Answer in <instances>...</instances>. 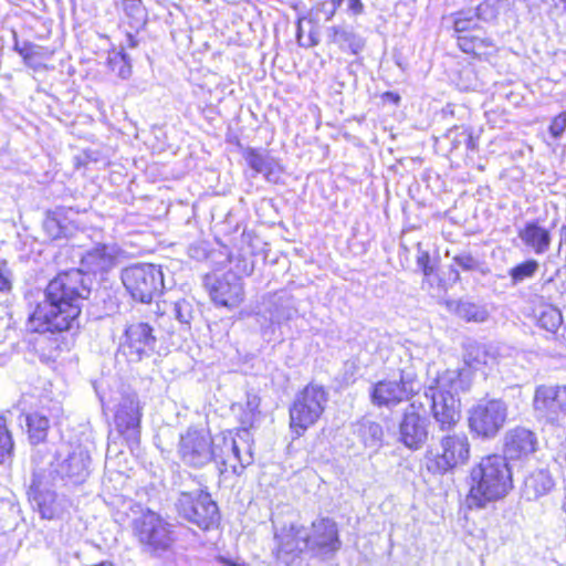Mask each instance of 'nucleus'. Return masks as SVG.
<instances>
[{"label": "nucleus", "mask_w": 566, "mask_h": 566, "mask_svg": "<svg viewBox=\"0 0 566 566\" xmlns=\"http://www.w3.org/2000/svg\"><path fill=\"white\" fill-rule=\"evenodd\" d=\"M90 293L91 279L78 269L60 273L48 284L44 300L29 315L27 329L49 335L54 344L51 356L70 349L80 328L82 303Z\"/></svg>", "instance_id": "nucleus-1"}, {"label": "nucleus", "mask_w": 566, "mask_h": 566, "mask_svg": "<svg viewBox=\"0 0 566 566\" xmlns=\"http://www.w3.org/2000/svg\"><path fill=\"white\" fill-rule=\"evenodd\" d=\"M469 385L468 371L448 369L424 390L423 396L441 431H451L460 421L461 402L458 396L468 390Z\"/></svg>", "instance_id": "nucleus-2"}, {"label": "nucleus", "mask_w": 566, "mask_h": 566, "mask_svg": "<svg viewBox=\"0 0 566 566\" xmlns=\"http://www.w3.org/2000/svg\"><path fill=\"white\" fill-rule=\"evenodd\" d=\"M512 473L504 457L488 455L470 472L469 509H483L490 502L504 497L512 489Z\"/></svg>", "instance_id": "nucleus-3"}, {"label": "nucleus", "mask_w": 566, "mask_h": 566, "mask_svg": "<svg viewBox=\"0 0 566 566\" xmlns=\"http://www.w3.org/2000/svg\"><path fill=\"white\" fill-rule=\"evenodd\" d=\"M249 431L238 433V439L231 433H220L212 437L213 458L220 474L232 473L240 475L253 462V453L249 443Z\"/></svg>", "instance_id": "nucleus-4"}, {"label": "nucleus", "mask_w": 566, "mask_h": 566, "mask_svg": "<svg viewBox=\"0 0 566 566\" xmlns=\"http://www.w3.org/2000/svg\"><path fill=\"white\" fill-rule=\"evenodd\" d=\"M328 394L317 384H308L301 390L290 407V427L297 436H302L315 424L325 410Z\"/></svg>", "instance_id": "nucleus-5"}, {"label": "nucleus", "mask_w": 566, "mask_h": 566, "mask_svg": "<svg viewBox=\"0 0 566 566\" xmlns=\"http://www.w3.org/2000/svg\"><path fill=\"white\" fill-rule=\"evenodd\" d=\"M418 375L412 365L399 369V379H384L371 387L370 399L377 407L394 408L408 401L418 390Z\"/></svg>", "instance_id": "nucleus-6"}, {"label": "nucleus", "mask_w": 566, "mask_h": 566, "mask_svg": "<svg viewBox=\"0 0 566 566\" xmlns=\"http://www.w3.org/2000/svg\"><path fill=\"white\" fill-rule=\"evenodd\" d=\"M122 281L132 297L140 303H150L161 293L164 276L160 266L138 263L126 268Z\"/></svg>", "instance_id": "nucleus-7"}, {"label": "nucleus", "mask_w": 566, "mask_h": 566, "mask_svg": "<svg viewBox=\"0 0 566 566\" xmlns=\"http://www.w3.org/2000/svg\"><path fill=\"white\" fill-rule=\"evenodd\" d=\"M180 517L207 531L218 525L219 510L211 495L202 490L181 492L176 502Z\"/></svg>", "instance_id": "nucleus-8"}, {"label": "nucleus", "mask_w": 566, "mask_h": 566, "mask_svg": "<svg viewBox=\"0 0 566 566\" xmlns=\"http://www.w3.org/2000/svg\"><path fill=\"white\" fill-rule=\"evenodd\" d=\"M509 415L507 403L502 399L480 400L469 410V428L483 439H493L504 427Z\"/></svg>", "instance_id": "nucleus-9"}, {"label": "nucleus", "mask_w": 566, "mask_h": 566, "mask_svg": "<svg viewBox=\"0 0 566 566\" xmlns=\"http://www.w3.org/2000/svg\"><path fill=\"white\" fill-rule=\"evenodd\" d=\"M212 437L205 430L188 428L180 436L178 455L182 463L193 469H200L212 461Z\"/></svg>", "instance_id": "nucleus-10"}, {"label": "nucleus", "mask_w": 566, "mask_h": 566, "mask_svg": "<svg viewBox=\"0 0 566 566\" xmlns=\"http://www.w3.org/2000/svg\"><path fill=\"white\" fill-rule=\"evenodd\" d=\"M440 452L434 457L436 473H446L463 465L470 458V442L465 433H447L440 439ZM431 470V468H429Z\"/></svg>", "instance_id": "nucleus-11"}, {"label": "nucleus", "mask_w": 566, "mask_h": 566, "mask_svg": "<svg viewBox=\"0 0 566 566\" xmlns=\"http://www.w3.org/2000/svg\"><path fill=\"white\" fill-rule=\"evenodd\" d=\"M310 553L325 557L334 555L342 546L337 524L329 517H318L306 527Z\"/></svg>", "instance_id": "nucleus-12"}, {"label": "nucleus", "mask_w": 566, "mask_h": 566, "mask_svg": "<svg viewBox=\"0 0 566 566\" xmlns=\"http://www.w3.org/2000/svg\"><path fill=\"white\" fill-rule=\"evenodd\" d=\"M156 344L154 328L148 323L134 322L125 329L122 348L130 361H140L155 353Z\"/></svg>", "instance_id": "nucleus-13"}, {"label": "nucleus", "mask_w": 566, "mask_h": 566, "mask_svg": "<svg viewBox=\"0 0 566 566\" xmlns=\"http://www.w3.org/2000/svg\"><path fill=\"white\" fill-rule=\"evenodd\" d=\"M133 528L139 542L151 551L166 549L172 541L168 524L150 511L136 518Z\"/></svg>", "instance_id": "nucleus-14"}, {"label": "nucleus", "mask_w": 566, "mask_h": 566, "mask_svg": "<svg viewBox=\"0 0 566 566\" xmlns=\"http://www.w3.org/2000/svg\"><path fill=\"white\" fill-rule=\"evenodd\" d=\"M206 285L212 301L226 307H235L244 297L243 283L233 272H227L220 277H208Z\"/></svg>", "instance_id": "nucleus-15"}, {"label": "nucleus", "mask_w": 566, "mask_h": 566, "mask_svg": "<svg viewBox=\"0 0 566 566\" xmlns=\"http://www.w3.org/2000/svg\"><path fill=\"white\" fill-rule=\"evenodd\" d=\"M534 408L547 421H557L560 415H566V387L538 386L534 395Z\"/></svg>", "instance_id": "nucleus-16"}, {"label": "nucleus", "mask_w": 566, "mask_h": 566, "mask_svg": "<svg viewBox=\"0 0 566 566\" xmlns=\"http://www.w3.org/2000/svg\"><path fill=\"white\" fill-rule=\"evenodd\" d=\"M415 405L406 410L399 423L398 440L410 450H419L427 442L429 421L415 410Z\"/></svg>", "instance_id": "nucleus-17"}, {"label": "nucleus", "mask_w": 566, "mask_h": 566, "mask_svg": "<svg viewBox=\"0 0 566 566\" xmlns=\"http://www.w3.org/2000/svg\"><path fill=\"white\" fill-rule=\"evenodd\" d=\"M538 449V439L535 432L525 427H514L504 436L503 452L505 460H524Z\"/></svg>", "instance_id": "nucleus-18"}, {"label": "nucleus", "mask_w": 566, "mask_h": 566, "mask_svg": "<svg viewBox=\"0 0 566 566\" xmlns=\"http://www.w3.org/2000/svg\"><path fill=\"white\" fill-rule=\"evenodd\" d=\"M142 408L136 395H128L122 398L115 415L117 430L126 440L138 442Z\"/></svg>", "instance_id": "nucleus-19"}, {"label": "nucleus", "mask_w": 566, "mask_h": 566, "mask_svg": "<svg viewBox=\"0 0 566 566\" xmlns=\"http://www.w3.org/2000/svg\"><path fill=\"white\" fill-rule=\"evenodd\" d=\"M90 462L88 451L82 447H76L65 459L59 462L56 471L63 478H69L74 483H80L88 475Z\"/></svg>", "instance_id": "nucleus-20"}, {"label": "nucleus", "mask_w": 566, "mask_h": 566, "mask_svg": "<svg viewBox=\"0 0 566 566\" xmlns=\"http://www.w3.org/2000/svg\"><path fill=\"white\" fill-rule=\"evenodd\" d=\"M497 350L492 345L480 344L476 342H468L464 345L463 361L474 369L485 373L497 364Z\"/></svg>", "instance_id": "nucleus-21"}, {"label": "nucleus", "mask_w": 566, "mask_h": 566, "mask_svg": "<svg viewBox=\"0 0 566 566\" xmlns=\"http://www.w3.org/2000/svg\"><path fill=\"white\" fill-rule=\"evenodd\" d=\"M275 539L281 554L297 555L306 551L310 552L306 527L302 525L291 524L289 527H283L275 535Z\"/></svg>", "instance_id": "nucleus-22"}, {"label": "nucleus", "mask_w": 566, "mask_h": 566, "mask_svg": "<svg viewBox=\"0 0 566 566\" xmlns=\"http://www.w3.org/2000/svg\"><path fill=\"white\" fill-rule=\"evenodd\" d=\"M243 158L248 166L256 174H261L270 182H277L281 175V166L266 150L248 148Z\"/></svg>", "instance_id": "nucleus-23"}, {"label": "nucleus", "mask_w": 566, "mask_h": 566, "mask_svg": "<svg viewBox=\"0 0 566 566\" xmlns=\"http://www.w3.org/2000/svg\"><path fill=\"white\" fill-rule=\"evenodd\" d=\"M523 244L535 254H544L551 247V232L536 221H528L517 231Z\"/></svg>", "instance_id": "nucleus-24"}, {"label": "nucleus", "mask_w": 566, "mask_h": 566, "mask_svg": "<svg viewBox=\"0 0 566 566\" xmlns=\"http://www.w3.org/2000/svg\"><path fill=\"white\" fill-rule=\"evenodd\" d=\"M30 497L43 518L52 520L62 511L55 492L44 488L40 481H33L30 488Z\"/></svg>", "instance_id": "nucleus-25"}, {"label": "nucleus", "mask_w": 566, "mask_h": 566, "mask_svg": "<svg viewBox=\"0 0 566 566\" xmlns=\"http://www.w3.org/2000/svg\"><path fill=\"white\" fill-rule=\"evenodd\" d=\"M115 245L97 244L82 256V265L92 273L106 272L115 263Z\"/></svg>", "instance_id": "nucleus-26"}, {"label": "nucleus", "mask_w": 566, "mask_h": 566, "mask_svg": "<svg viewBox=\"0 0 566 566\" xmlns=\"http://www.w3.org/2000/svg\"><path fill=\"white\" fill-rule=\"evenodd\" d=\"M554 486L549 472L538 469L531 472L524 480L523 495L527 501H534L546 495Z\"/></svg>", "instance_id": "nucleus-27"}, {"label": "nucleus", "mask_w": 566, "mask_h": 566, "mask_svg": "<svg viewBox=\"0 0 566 566\" xmlns=\"http://www.w3.org/2000/svg\"><path fill=\"white\" fill-rule=\"evenodd\" d=\"M491 11L488 3H481L474 9L461 10L452 14L453 29L457 33L474 30L480 20L486 21V12Z\"/></svg>", "instance_id": "nucleus-28"}, {"label": "nucleus", "mask_w": 566, "mask_h": 566, "mask_svg": "<svg viewBox=\"0 0 566 566\" xmlns=\"http://www.w3.org/2000/svg\"><path fill=\"white\" fill-rule=\"evenodd\" d=\"M78 542L80 536L76 532H73L69 525H63L60 528L56 537H52L51 546L55 552L57 559L62 562V552L66 549L67 556H77L78 555Z\"/></svg>", "instance_id": "nucleus-29"}, {"label": "nucleus", "mask_w": 566, "mask_h": 566, "mask_svg": "<svg viewBox=\"0 0 566 566\" xmlns=\"http://www.w3.org/2000/svg\"><path fill=\"white\" fill-rule=\"evenodd\" d=\"M355 433L367 448L377 449L381 446L384 430L378 422L363 419L356 424Z\"/></svg>", "instance_id": "nucleus-30"}, {"label": "nucleus", "mask_w": 566, "mask_h": 566, "mask_svg": "<svg viewBox=\"0 0 566 566\" xmlns=\"http://www.w3.org/2000/svg\"><path fill=\"white\" fill-rule=\"evenodd\" d=\"M449 307L460 318H463L467 322L482 323L489 317V312L485 306L470 301L460 300L458 302H452L449 304Z\"/></svg>", "instance_id": "nucleus-31"}, {"label": "nucleus", "mask_w": 566, "mask_h": 566, "mask_svg": "<svg viewBox=\"0 0 566 566\" xmlns=\"http://www.w3.org/2000/svg\"><path fill=\"white\" fill-rule=\"evenodd\" d=\"M125 22L132 30L139 31L147 22V11L142 0H120Z\"/></svg>", "instance_id": "nucleus-32"}, {"label": "nucleus", "mask_w": 566, "mask_h": 566, "mask_svg": "<svg viewBox=\"0 0 566 566\" xmlns=\"http://www.w3.org/2000/svg\"><path fill=\"white\" fill-rule=\"evenodd\" d=\"M328 36L342 50H349L354 54H357L364 46L363 40L348 28L333 27L329 29Z\"/></svg>", "instance_id": "nucleus-33"}, {"label": "nucleus", "mask_w": 566, "mask_h": 566, "mask_svg": "<svg viewBox=\"0 0 566 566\" xmlns=\"http://www.w3.org/2000/svg\"><path fill=\"white\" fill-rule=\"evenodd\" d=\"M43 230L51 240L69 238L72 234L71 223L59 212H50L43 221Z\"/></svg>", "instance_id": "nucleus-34"}, {"label": "nucleus", "mask_w": 566, "mask_h": 566, "mask_svg": "<svg viewBox=\"0 0 566 566\" xmlns=\"http://www.w3.org/2000/svg\"><path fill=\"white\" fill-rule=\"evenodd\" d=\"M27 426L31 443L38 444L45 440L49 429V419L38 412L27 416Z\"/></svg>", "instance_id": "nucleus-35"}, {"label": "nucleus", "mask_w": 566, "mask_h": 566, "mask_svg": "<svg viewBox=\"0 0 566 566\" xmlns=\"http://www.w3.org/2000/svg\"><path fill=\"white\" fill-rule=\"evenodd\" d=\"M458 45L461 51L472 54H481L483 50L493 46L490 38H482L478 35H459Z\"/></svg>", "instance_id": "nucleus-36"}, {"label": "nucleus", "mask_w": 566, "mask_h": 566, "mask_svg": "<svg viewBox=\"0 0 566 566\" xmlns=\"http://www.w3.org/2000/svg\"><path fill=\"white\" fill-rule=\"evenodd\" d=\"M108 67L123 80L132 74V65L128 55L124 52V48L119 52L109 53L107 57Z\"/></svg>", "instance_id": "nucleus-37"}, {"label": "nucleus", "mask_w": 566, "mask_h": 566, "mask_svg": "<svg viewBox=\"0 0 566 566\" xmlns=\"http://www.w3.org/2000/svg\"><path fill=\"white\" fill-rule=\"evenodd\" d=\"M539 269V263L536 260H526L516 266L512 268L509 272L511 283L513 286L522 283L527 279H532Z\"/></svg>", "instance_id": "nucleus-38"}, {"label": "nucleus", "mask_w": 566, "mask_h": 566, "mask_svg": "<svg viewBox=\"0 0 566 566\" xmlns=\"http://www.w3.org/2000/svg\"><path fill=\"white\" fill-rule=\"evenodd\" d=\"M562 322V313L555 307L545 310L538 318L539 326L552 333H555L558 329Z\"/></svg>", "instance_id": "nucleus-39"}, {"label": "nucleus", "mask_w": 566, "mask_h": 566, "mask_svg": "<svg viewBox=\"0 0 566 566\" xmlns=\"http://www.w3.org/2000/svg\"><path fill=\"white\" fill-rule=\"evenodd\" d=\"M13 451V442L11 434L7 429L4 418L0 417V463L11 458Z\"/></svg>", "instance_id": "nucleus-40"}, {"label": "nucleus", "mask_w": 566, "mask_h": 566, "mask_svg": "<svg viewBox=\"0 0 566 566\" xmlns=\"http://www.w3.org/2000/svg\"><path fill=\"white\" fill-rule=\"evenodd\" d=\"M192 305L186 300H179L174 304L172 314L175 318L184 324L189 325L192 319Z\"/></svg>", "instance_id": "nucleus-41"}, {"label": "nucleus", "mask_w": 566, "mask_h": 566, "mask_svg": "<svg viewBox=\"0 0 566 566\" xmlns=\"http://www.w3.org/2000/svg\"><path fill=\"white\" fill-rule=\"evenodd\" d=\"M453 262L463 271H475L480 266V262L472 254L463 252L453 256Z\"/></svg>", "instance_id": "nucleus-42"}, {"label": "nucleus", "mask_w": 566, "mask_h": 566, "mask_svg": "<svg viewBox=\"0 0 566 566\" xmlns=\"http://www.w3.org/2000/svg\"><path fill=\"white\" fill-rule=\"evenodd\" d=\"M417 264L426 276L433 272V268L430 265L429 252L422 249V244L420 242L417 243Z\"/></svg>", "instance_id": "nucleus-43"}, {"label": "nucleus", "mask_w": 566, "mask_h": 566, "mask_svg": "<svg viewBox=\"0 0 566 566\" xmlns=\"http://www.w3.org/2000/svg\"><path fill=\"white\" fill-rule=\"evenodd\" d=\"M566 129V114L560 113L555 116L549 125V133L553 137L558 138Z\"/></svg>", "instance_id": "nucleus-44"}, {"label": "nucleus", "mask_w": 566, "mask_h": 566, "mask_svg": "<svg viewBox=\"0 0 566 566\" xmlns=\"http://www.w3.org/2000/svg\"><path fill=\"white\" fill-rule=\"evenodd\" d=\"M14 49L19 52V54L23 57L24 61H29L34 56L39 55V51L41 48L30 42H24L22 46H19L15 43Z\"/></svg>", "instance_id": "nucleus-45"}, {"label": "nucleus", "mask_w": 566, "mask_h": 566, "mask_svg": "<svg viewBox=\"0 0 566 566\" xmlns=\"http://www.w3.org/2000/svg\"><path fill=\"white\" fill-rule=\"evenodd\" d=\"M12 287L11 272L6 261H0V292H9Z\"/></svg>", "instance_id": "nucleus-46"}, {"label": "nucleus", "mask_w": 566, "mask_h": 566, "mask_svg": "<svg viewBox=\"0 0 566 566\" xmlns=\"http://www.w3.org/2000/svg\"><path fill=\"white\" fill-rule=\"evenodd\" d=\"M321 11L324 13L326 20H331L336 13L337 9L334 8L329 1L323 0L321 3Z\"/></svg>", "instance_id": "nucleus-47"}, {"label": "nucleus", "mask_w": 566, "mask_h": 566, "mask_svg": "<svg viewBox=\"0 0 566 566\" xmlns=\"http://www.w3.org/2000/svg\"><path fill=\"white\" fill-rule=\"evenodd\" d=\"M348 10L357 15L364 12V4L361 0H348Z\"/></svg>", "instance_id": "nucleus-48"}, {"label": "nucleus", "mask_w": 566, "mask_h": 566, "mask_svg": "<svg viewBox=\"0 0 566 566\" xmlns=\"http://www.w3.org/2000/svg\"><path fill=\"white\" fill-rule=\"evenodd\" d=\"M259 398L256 396H248L247 400V410L248 412H253L254 415H258L259 411Z\"/></svg>", "instance_id": "nucleus-49"}, {"label": "nucleus", "mask_w": 566, "mask_h": 566, "mask_svg": "<svg viewBox=\"0 0 566 566\" xmlns=\"http://www.w3.org/2000/svg\"><path fill=\"white\" fill-rule=\"evenodd\" d=\"M255 417L256 415H254L253 412H248V410H244L243 411V415L241 416V424L244 426V427H252L253 426V422L255 420ZM247 431L248 429L244 428Z\"/></svg>", "instance_id": "nucleus-50"}, {"label": "nucleus", "mask_w": 566, "mask_h": 566, "mask_svg": "<svg viewBox=\"0 0 566 566\" xmlns=\"http://www.w3.org/2000/svg\"><path fill=\"white\" fill-rule=\"evenodd\" d=\"M297 40L300 42L301 45H304V46H314L318 43V40L313 35L311 34L310 35V42L308 43H302V33H301V28L298 27V31H297Z\"/></svg>", "instance_id": "nucleus-51"}, {"label": "nucleus", "mask_w": 566, "mask_h": 566, "mask_svg": "<svg viewBox=\"0 0 566 566\" xmlns=\"http://www.w3.org/2000/svg\"><path fill=\"white\" fill-rule=\"evenodd\" d=\"M137 45H138V41L136 40V38L130 32H127L126 46L129 49H135Z\"/></svg>", "instance_id": "nucleus-52"}, {"label": "nucleus", "mask_w": 566, "mask_h": 566, "mask_svg": "<svg viewBox=\"0 0 566 566\" xmlns=\"http://www.w3.org/2000/svg\"><path fill=\"white\" fill-rule=\"evenodd\" d=\"M78 558V555L77 556H67L66 555V549H63L62 552V562L60 559L59 563H60V566H69L71 559H77Z\"/></svg>", "instance_id": "nucleus-53"}, {"label": "nucleus", "mask_w": 566, "mask_h": 566, "mask_svg": "<svg viewBox=\"0 0 566 566\" xmlns=\"http://www.w3.org/2000/svg\"><path fill=\"white\" fill-rule=\"evenodd\" d=\"M384 98L392 102L394 104H399V102H400V96L394 92H386L384 94Z\"/></svg>", "instance_id": "nucleus-54"}, {"label": "nucleus", "mask_w": 566, "mask_h": 566, "mask_svg": "<svg viewBox=\"0 0 566 566\" xmlns=\"http://www.w3.org/2000/svg\"><path fill=\"white\" fill-rule=\"evenodd\" d=\"M467 140H468V146L471 147L472 144H473V140H472V136H467Z\"/></svg>", "instance_id": "nucleus-55"}, {"label": "nucleus", "mask_w": 566, "mask_h": 566, "mask_svg": "<svg viewBox=\"0 0 566 566\" xmlns=\"http://www.w3.org/2000/svg\"><path fill=\"white\" fill-rule=\"evenodd\" d=\"M454 280L458 281L460 280V274L458 271H454Z\"/></svg>", "instance_id": "nucleus-56"}, {"label": "nucleus", "mask_w": 566, "mask_h": 566, "mask_svg": "<svg viewBox=\"0 0 566 566\" xmlns=\"http://www.w3.org/2000/svg\"><path fill=\"white\" fill-rule=\"evenodd\" d=\"M560 1H562V2L565 4V7H566V0H560Z\"/></svg>", "instance_id": "nucleus-57"}, {"label": "nucleus", "mask_w": 566, "mask_h": 566, "mask_svg": "<svg viewBox=\"0 0 566 566\" xmlns=\"http://www.w3.org/2000/svg\"><path fill=\"white\" fill-rule=\"evenodd\" d=\"M565 8H566V6H565Z\"/></svg>", "instance_id": "nucleus-58"}]
</instances>
